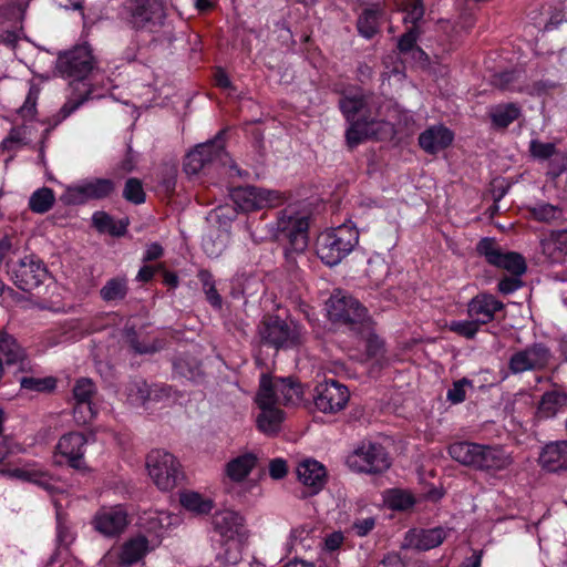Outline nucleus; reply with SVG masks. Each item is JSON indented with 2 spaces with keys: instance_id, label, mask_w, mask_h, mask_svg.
<instances>
[{
  "instance_id": "1",
  "label": "nucleus",
  "mask_w": 567,
  "mask_h": 567,
  "mask_svg": "<svg viewBox=\"0 0 567 567\" xmlns=\"http://www.w3.org/2000/svg\"><path fill=\"white\" fill-rule=\"evenodd\" d=\"M340 109L350 123L346 132L347 143L355 147L365 138L385 140L395 133L393 115L383 118V106L374 96H344L340 101Z\"/></svg>"
},
{
  "instance_id": "2",
  "label": "nucleus",
  "mask_w": 567,
  "mask_h": 567,
  "mask_svg": "<svg viewBox=\"0 0 567 567\" xmlns=\"http://www.w3.org/2000/svg\"><path fill=\"white\" fill-rule=\"evenodd\" d=\"M93 64L92 52L87 45H78L59 55L56 70L63 78L73 80L71 85L75 93L62 106L60 111L61 120L70 116L85 101L100 97L91 91L90 84L86 82L87 75L93 70Z\"/></svg>"
},
{
  "instance_id": "3",
  "label": "nucleus",
  "mask_w": 567,
  "mask_h": 567,
  "mask_svg": "<svg viewBox=\"0 0 567 567\" xmlns=\"http://www.w3.org/2000/svg\"><path fill=\"white\" fill-rule=\"evenodd\" d=\"M212 526L220 545L216 560L223 565H235L240 561L248 538L244 516L234 509H219L212 516Z\"/></svg>"
},
{
  "instance_id": "4",
  "label": "nucleus",
  "mask_w": 567,
  "mask_h": 567,
  "mask_svg": "<svg viewBox=\"0 0 567 567\" xmlns=\"http://www.w3.org/2000/svg\"><path fill=\"white\" fill-rule=\"evenodd\" d=\"M309 216L293 206L279 213L271 229L277 239L286 241L285 256L290 269L295 268L298 258L302 259L308 247Z\"/></svg>"
},
{
  "instance_id": "5",
  "label": "nucleus",
  "mask_w": 567,
  "mask_h": 567,
  "mask_svg": "<svg viewBox=\"0 0 567 567\" xmlns=\"http://www.w3.org/2000/svg\"><path fill=\"white\" fill-rule=\"evenodd\" d=\"M359 241V233L352 224H342L322 231L316 243L318 257L328 266L338 265Z\"/></svg>"
},
{
  "instance_id": "6",
  "label": "nucleus",
  "mask_w": 567,
  "mask_h": 567,
  "mask_svg": "<svg viewBox=\"0 0 567 567\" xmlns=\"http://www.w3.org/2000/svg\"><path fill=\"white\" fill-rule=\"evenodd\" d=\"M329 319L339 324L350 326L352 330L369 329L367 309L352 296L336 290L326 302Z\"/></svg>"
},
{
  "instance_id": "7",
  "label": "nucleus",
  "mask_w": 567,
  "mask_h": 567,
  "mask_svg": "<svg viewBox=\"0 0 567 567\" xmlns=\"http://www.w3.org/2000/svg\"><path fill=\"white\" fill-rule=\"evenodd\" d=\"M229 166L230 174L241 176V172L231 163L228 154L224 150V144L219 137L213 141L197 145L185 158L184 171L188 175H196L208 166Z\"/></svg>"
},
{
  "instance_id": "8",
  "label": "nucleus",
  "mask_w": 567,
  "mask_h": 567,
  "mask_svg": "<svg viewBox=\"0 0 567 567\" xmlns=\"http://www.w3.org/2000/svg\"><path fill=\"white\" fill-rule=\"evenodd\" d=\"M146 468L161 491H172L184 478L178 460L167 451L153 450L146 457Z\"/></svg>"
},
{
  "instance_id": "9",
  "label": "nucleus",
  "mask_w": 567,
  "mask_h": 567,
  "mask_svg": "<svg viewBox=\"0 0 567 567\" xmlns=\"http://www.w3.org/2000/svg\"><path fill=\"white\" fill-rule=\"evenodd\" d=\"M7 266L13 282L24 291L40 287L49 276L44 262L32 254L20 257L18 260H7Z\"/></svg>"
},
{
  "instance_id": "10",
  "label": "nucleus",
  "mask_w": 567,
  "mask_h": 567,
  "mask_svg": "<svg viewBox=\"0 0 567 567\" xmlns=\"http://www.w3.org/2000/svg\"><path fill=\"white\" fill-rule=\"evenodd\" d=\"M156 546L144 535L125 540L118 550H109L101 559V567L131 566L141 561Z\"/></svg>"
},
{
  "instance_id": "11",
  "label": "nucleus",
  "mask_w": 567,
  "mask_h": 567,
  "mask_svg": "<svg viewBox=\"0 0 567 567\" xmlns=\"http://www.w3.org/2000/svg\"><path fill=\"white\" fill-rule=\"evenodd\" d=\"M230 197L237 209L244 213L272 208L284 200L280 192L257 186L234 188Z\"/></svg>"
},
{
  "instance_id": "12",
  "label": "nucleus",
  "mask_w": 567,
  "mask_h": 567,
  "mask_svg": "<svg viewBox=\"0 0 567 567\" xmlns=\"http://www.w3.org/2000/svg\"><path fill=\"white\" fill-rule=\"evenodd\" d=\"M259 334L265 343L276 349L292 348L300 342L301 328L293 321L271 317L261 323Z\"/></svg>"
},
{
  "instance_id": "13",
  "label": "nucleus",
  "mask_w": 567,
  "mask_h": 567,
  "mask_svg": "<svg viewBox=\"0 0 567 567\" xmlns=\"http://www.w3.org/2000/svg\"><path fill=\"white\" fill-rule=\"evenodd\" d=\"M114 189V184L106 178L84 179L65 187L61 195V202L65 205H80L92 199H101L109 196Z\"/></svg>"
},
{
  "instance_id": "14",
  "label": "nucleus",
  "mask_w": 567,
  "mask_h": 567,
  "mask_svg": "<svg viewBox=\"0 0 567 567\" xmlns=\"http://www.w3.org/2000/svg\"><path fill=\"white\" fill-rule=\"evenodd\" d=\"M348 465L357 472L380 473L390 467V460L382 445L363 442L348 457Z\"/></svg>"
},
{
  "instance_id": "15",
  "label": "nucleus",
  "mask_w": 567,
  "mask_h": 567,
  "mask_svg": "<svg viewBox=\"0 0 567 567\" xmlns=\"http://www.w3.org/2000/svg\"><path fill=\"white\" fill-rule=\"evenodd\" d=\"M130 23L135 29L155 32L163 24L165 13L162 0H128Z\"/></svg>"
},
{
  "instance_id": "16",
  "label": "nucleus",
  "mask_w": 567,
  "mask_h": 567,
  "mask_svg": "<svg viewBox=\"0 0 567 567\" xmlns=\"http://www.w3.org/2000/svg\"><path fill=\"white\" fill-rule=\"evenodd\" d=\"M181 523L182 517L179 514L158 509L144 512L137 520L138 527L150 535V540L155 546H158L162 539Z\"/></svg>"
},
{
  "instance_id": "17",
  "label": "nucleus",
  "mask_w": 567,
  "mask_h": 567,
  "mask_svg": "<svg viewBox=\"0 0 567 567\" xmlns=\"http://www.w3.org/2000/svg\"><path fill=\"white\" fill-rule=\"evenodd\" d=\"M550 350L543 343H534L512 353L508 369L513 374L544 369L550 361Z\"/></svg>"
},
{
  "instance_id": "18",
  "label": "nucleus",
  "mask_w": 567,
  "mask_h": 567,
  "mask_svg": "<svg viewBox=\"0 0 567 567\" xmlns=\"http://www.w3.org/2000/svg\"><path fill=\"white\" fill-rule=\"evenodd\" d=\"M349 398L348 388L334 379L324 380L315 389V405L323 413H337L343 410Z\"/></svg>"
},
{
  "instance_id": "19",
  "label": "nucleus",
  "mask_w": 567,
  "mask_h": 567,
  "mask_svg": "<svg viewBox=\"0 0 567 567\" xmlns=\"http://www.w3.org/2000/svg\"><path fill=\"white\" fill-rule=\"evenodd\" d=\"M91 524L102 536L114 538L128 526V513L123 505L103 506L93 515Z\"/></svg>"
},
{
  "instance_id": "20",
  "label": "nucleus",
  "mask_w": 567,
  "mask_h": 567,
  "mask_svg": "<svg viewBox=\"0 0 567 567\" xmlns=\"http://www.w3.org/2000/svg\"><path fill=\"white\" fill-rule=\"evenodd\" d=\"M477 251L485 257L488 264L503 268L514 276H522L526 271V262L519 254L502 251L492 238L481 239Z\"/></svg>"
},
{
  "instance_id": "21",
  "label": "nucleus",
  "mask_w": 567,
  "mask_h": 567,
  "mask_svg": "<svg viewBox=\"0 0 567 567\" xmlns=\"http://www.w3.org/2000/svg\"><path fill=\"white\" fill-rule=\"evenodd\" d=\"M85 444L86 439L82 433L70 432L62 435L55 446L54 462L59 465L66 464L75 470L84 468Z\"/></svg>"
},
{
  "instance_id": "22",
  "label": "nucleus",
  "mask_w": 567,
  "mask_h": 567,
  "mask_svg": "<svg viewBox=\"0 0 567 567\" xmlns=\"http://www.w3.org/2000/svg\"><path fill=\"white\" fill-rule=\"evenodd\" d=\"M256 402L260 409V414L257 417L258 429L268 435L277 433L284 420V412L275 404L266 385L259 389Z\"/></svg>"
},
{
  "instance_id": "23",
  "label": "nucleus",
  "mask_w": 567,
  "mask_h": 567,
  "mask_svg": "<svg viewBox=\"0 0 567 567\" xmlns=\"http://www.w3.org/2000/svg\"><path fill=\"white\" fill-rule=\"evenodd\" d=\"M266 385L271 393V399L276 405H297L302 400V388L290 378L271 379L262 375L260 379V389Z\"/></svg>"
},
{
  "instance_id": "24",
  "label": "nucleus",
  "mask_w": 567,
  "mask_h": 567,
  "mask_svg": "<svg viewBox=\"0 0 567 567\" xmlns=\"http://www.w3.org/2000/svg\"><path fill=\"white\" fill-rule=\"evenodd\" d=\"M529 152L537 161H548V175L557 177L567 171V155L558 152L555 144L532 140L529 143Z\"/></svg>"
},
{
  "instance_id": "25",
  "label": "nucleus",
  "mask_w": 567,
  "mask_h": 567,
  "mask_svg": "<svg viewBox=\"0 0 567 567\" xmlns=\"http://www.w3.org/2000/svg\"><path fill=\"white\" fill-rule=\"evenodd\" d=\"M95 392V385L92 380L82 378L76 381L73 388V395L76 404L74 406V417L79 424H86L96 414L91 404V396Z\"/></svg>"
},
{
  "instance_id": "26",
  "label": "nucleus",
  "mask_w": 567,
  "mask_h": 567,
  "mask_svg": "<svg viewBox=\"0 0 567 567\" xmlns=\"http://www.w3.org/2000/svg\"><path fill=\"white\" fill-rule=\"evenodd\" d=\"M449 535V529L434 527L430 529H410L406 532L403 547L416 550H430L440 546Z\"/></svg>"
},
{
  "instance_id": "27",
  "label": "nucleus",
  "mask_w": 567,
  "mask_h": 567,
  "mask_svg": "<svg viewBox=\"0 0 567 567\" xmlns=\"http://www.w3.org/2000/svg\"><path fill=\"white\" fill-rule=\"evenodd\" d=\"M299 482L308 489V494H318L327 481L326 467L318 461L307 458L297 466Z\"/></svg>"
},
{
  "instance_id": "28",
  "label": "nucleus",
  "mask_w": 567,
  "mask_h": 567,
  "mask_svg": "<svg viewBox=\"0 0 567 567\" xmlns=\"http://www.w3.org/2000/svg\"><path fill=\"white\" fill-rule=\"evenodd\" d=\"M503 309V303L496 297L482 293L474 297L467 306L468 318L474 319L480 326L491 322L495 313Z\"/></svg>"
},
{
  "instance_id": "29",
  "label": "nucleus",
  "mask_w": 567,
  "mask_h": 567,
  "mask_svg": "<svg viewBox=\"0 0 567 567\" xmlns=\"http://www.w3.org/2000/svg\"><path fill=\"white\" fill-rule=\"evenodd\" d=\"M453 133L443 125H434L425 130L419 137V144L429 154L446 148L453 141Z\"/></svg>"
},
{
  "instance_id": "30",
  "label": "nucleus",
  "mask_w": 567,
  "mask_h": 567,
  "mask_svg": "<svg viewBox=\"0 0 567 567\" xmlns=\"http://www.w3.org/2000/svg\"><path fill=\"white\" fill-rule=\"evenodd\" d=\"M315 532V527L310 524L293 527L285 543L286 553L299 554L311 549L316 544Z\"/></svg>"
},
{
  "instance_id": "31",
  "label": "nucleus",
  "mask_w": 567,
  "mask_h": 567,
  "mask_svg": "<svg viewBox=\"0 0 567 567\" xmlns=\"http://www.w3.org/2000/svg\"><path fill=\"white\" fill-rule=\"evenodd\" d=\"M511 463V456L502 447L481 444L475 468L501 471L506 468Z\"/></svg>"
},
{
  "instance_id": "32",
  "label": "nucleus",
  "mask_w": 567,
  "mask_h": 567,
  "mask_svg": "<svg viewBox=\"0 0 567 567\" xmlns=\"http://www.w3.org/2000/svg\"><path fill=\"white\" fill-rule=\"evenodd\" d=\"M8 475L12 478L33 483L50 494H53L56 491L55 481L48 473L43 472L38 466H22L9 470Z\"/></svg>"
},
{
  "instance_id": "33",
  "label": "nucleus",
  "mask_w": 567,
  "mask_h": 567,
  "mask_svg": "<svg viewBox=\"0 0 567 567\" xmlns=\"http://www.w3.org/2000/svg\"><path fill=\"white\" fill-rule=\"evenodd\" d=\"M539 463L548 472L567 468V441L547 444L540 453Z\"/></svg>"
},
{
  "instance_id": "34",
  "label": "nucleus",
  "mask_w": 567,
  "mask_h": 567,
  "mask_svg": "<svg viewBox=\"0 0 567 567\" xmlns=\"http://www.w3.org/2000/svg\"><path fill=\"white\" fill-rule=\"evenodd\" d=\"M257 465V456L254 453L240 454L227 462L225 474L233 483H243Z\"/></svg>"
},
{
  "instance_id": "35",
  "label": "nucleus",
  "mask_w": 567,
  "mask_h": 567,
  "mask_svg": "<svg viewBox=\"0 0 567 567\" xmlns=\"http://www.w3.org/2000/svg\"><path fill=\"white\" fill-rule=\"evenodd\" d=\"M522 106L517 103H501L493 105L488 115L495 128H506L522 116Z\"/></svg>"
},
{
  "instance_id": "36",
  "label": "nucleus",
  "mask_w": 567,
  "mask_h": 567,
  "mask_svg": "<svg viewBox=\"0 0 567 567\" xmlns=\"http://www.w3.org/2000/svg\"><path fill=\"white\" fill-rule=\"evenodd\" d=\"M179 503L183 508L195 515L208 514L214 507L212 498L205 497L198 492L190 489H185L179 493Z\"/></svg>"
},
{
  "instance_id": "37",
  "label": "nucleus",
  "mask_w": 567,
  "mask_h": 567,
  "mask_svg": "<svg viewBox=\"0 0 567 567\" xmlns=\"http://www.w3.org/2000/svg\"><path fill=\"white\" fill-rule=\"evenodd\" d=\"M158 392L166 394L167 389H154L152 390L148 384L143 380H134L130 382L126 386V396L127 402L131 405H144L147 400L151 399L152 394L158 396Z\"/></svg>"
},
{
  "instance_id": "38",
  "label": "nucleus",
  "mask_w": 567,
  "mask_h": 567,
  "mask_svg": "<svg viewBox=\"0 0 567 567\" xmlns=\"http://www.w3.org/2000/svg\"><path fill=\"white\" fill-rule=\"evenodd\" d=\"M480 451L481 444L471 442H455L449 447V454L454 461L472 467L477 463Z\"/></svg>"
},
{
  "instance_id": "39",
  "label": "nucleus",
  "mask_w": 567,
  "mask_h": 567,
  "mask_svg": "<svg viewBox=\"0 0 567 567\" xmlns=\"http://www.w3.org/2000/svg\"><path fill=\"white\" fill-rule=\"evenodd\" d=\"M567 404V394L560 391L546 392L538 405L539 417L549 419L555 416Z\"/></svg>"
},
{
  "instance_id": "40",
  "label": "nucleus",
  "mask_w": 567,
  "mask_h": 567,
  "mask_svg": "<svg viewBox=\"0 0 567 567\" xmlns=\"http://www.w3.org/2000/svg\"><path fill=\"white\" fill-rule=\"evenodd\" d=\"M0 355L8 365L22 363L25 353L17 340L6 333H0Z\"/></svg>"
},
{
  "instance_id": "41",
  "label": "nucleus",
  "mask_w": 567,
  "mask_h": 567,
  "mask_svg": "<svg viewBox=\"0 0 567 567\" xmlns=\"http://www.w3.org/2000/svg\"><path fill=\"white\" fill-rule=\"evenodd\" d=\"M381 10L377 7L365 9L358 18L357 28L359 33L371 39L379 30Z\"/></svg>"
},
{
  "instance_id": "42",
  "label": "nucleus",
  "mask_w": 567,
  "mask_h": 567,
  "mask_svg": "<svg viewBox=\"0 0 567 567\" xmlns=\"http://www.w3.org/2000/svg\"><path fill=\"white\" fill-rule=\"evenodd\" d=\"M529 213L534 219L542 223H555L564 218L563 207L546 202L535 203L529 207Z\"/></svg>"
},
{
  "instance_id": "43",
  "label": "nucleus",
  "mask_w": 567,
  "mask_h": 567,
  "mask_svg": "<svg viewBox=\"0 0 567 567\" xmlns=\"http://www.w3.org/2000/svg\"><path fill=\"white\" fill-rule=\"evenodd\" d=\"M55 202L54 193L49 187H41L32 193L29 198V208L37 214L49 212Z\"/></svg>"
},
{
  "instance_id": "44",
  "label": "nucleus",
  "mask_w": 567,
  "mask_h": 567,
  "mask_svg": "<svg viewBox=\"0 0 567 567\" xmlns=\"http://www.w3.org/2000/svg\"><path fill=\"white\" fill-rule=\"evenodd\" d=\"M384 503L392 509L405 511L415 504V498L408 491L393 488L384 493Z\"/></svg>"
},
{
  "instance_id": "45",
  "label": "nucleus",
  "mask_w": 567,
  "mask_h": 567,
  "mask_svg": "<svg viewBox=\"0 0 567 567\" xmlns=\"http://www.w3.org/2000/svg\"><path fill=\"white\" fill-rule=\"evenodd\" d=\"M94 227L101 233L120 236L125 233L126 225L123 221L116 224L113 218L104 212H96L92 216Z\"/></svg>"
},
{
  "instance_id": "46",
  "label": "nucleus",
  "mask_w": 567,
  "mask_h": 567,
  "mask_svg": "<svg viewBox=\"0 0 567 567\" xmlns=\"http://www.w3.org/2000/svg\"><path fill=\"white\" fill-rule=\"evenodd\" d=\"M127 292V280L125 278L110 279L101 289L100 293L103 300L116 301L122 300Z\"/></svg>"
},
{
  "instance_id": "47",
  "label": "nucleus",
  "mask_w": 567,
  "mask_h": 567,
  "mask_svg": "<svg viewBox=\"0 0 567 567\" xmlns=\"http://www.w3.org/2000/svg\"><path fill=\"white\" fill-rule=\"evenodd\" d=\"M417 39V32L414 28L405 32L399 40L398 47L402 53L411 52L415 59L426 58V54L420 48H415L414 44Z\"/></svg>"
},
{
  "instance_id": "48",
  "label": "nucleus",
  "mask_w": 567,
  "mask_h": 567,
  "mask_svg": "<svg viewBox=\"0 0 567 567\" xmlns=\"http://www.w3.org/2000/svg\"><path fill=\"white\" fill-rule=\"evenodd\" d=\"M473 388V382L463 378L453 382L452 386L447 390L446 399L452 404L462 403L466 399V392L468 389Z\"/></svg>"
},
{
  "instance_id": "49",
  "label": "nucleus",
  "mask_w": 567,
  "mask_h": 567,
  "mask_svg": "<svg viewBox=\"0 0 567 567\" xmlns=\"http://www.w3.org/2000/svg\"><path fill=\"white\" fill-rule=\"evenodd\" d=\"M449 329L458 336L472 339L480 330V324L472 318L467 320H453L447 324Z\"/></svg>"
},
{
  "instance_id": "50",
  "label": "nucleus",
  "mask_w": 567,
  "mask_h": 567,
  "mask_svg": "<svg viewBox=\"0 0 567 567\" xmlns=\"http://www.w3.org/2000/svg\"><path fill=\"white\" fill-rule=\"evenodd\" d=\"M27 142V126L13 127L9 135L2 141L3 150L12 151L24 145Z\"/></svg>"
},
{
  "instance_id": "51",
  "label": "nucleus",
  "mask_w": 567,
  "mask_h": 567,
  "mask_svg": "<svg viewBox=\"0 0 567 567\" xmlns=\"http://www.w3.org/2000/svg\"><path fill=\"white\" fill-rule=\"evenodd\" d=\"M21 388L24 390L30 391H48L52 390L55 385V382L51 378H33V377H25L20 380Z\"/></svg>"
},
{
  "instance_id": "52",
  "label": "nucleus",
  "mask_w": 567,
  "mask_h": 567,
  "mask_svg": "<svg viewBox=\"0 0 567 567\" xmlns=\"http://www.w3.org/2000/svg\"><path fill=\"white\" fill-rule=\"evenodd\" d=\"M123 195L127 200L134 204H142L145 200L143 186L136 178H130L126 182Z\"/></svg>"
},
{
  "instance_id": "53",
  "label": "nucleus",
  "mask_w": 567,
  "mask_h": 567,
  "mask_svg": "<svg viewBox=\"0 0 567 567\" xmlns=\"http://www.w3.org/2000/svg\"><path fill=\"white\" fill-rule=\"evenodd\" d=\"M226 247V235L218 236L214 239L212 236H207L203 239V248L207 256L215 258L218 257Z\"/></svg>"
},
{
  "instance_id": "54",
  "label": "nucleus",
  "mask_w": 567,
  "mask_h": 567,
  "mask_svg": "<svg viewBox=\"0 0 567 567\" xmlns=\"http://www.w3.org/2000/svg\"><path fill=\"white\" fill-rule=\"evenodd\" d=\"M56 518H58V525H56L58 543L64 547H68L74 542L75 534L66 524H64L62 522L61 515L59 512L56 513Z\"/></svg>"
},
{
  "instance_id": "55",
  "label": "nucleus",
  "mask_w": 567,
  "mask_h": 567,
  "mask_svg": "<svg viewBox=\"0 0 567 567\" xmlns=\"http://www.w3.org/2000/svg\"><path fill=\"white\" fill-rule=\"evenodd\" d=\"M404 11V21L415 24L423 18L424 7L421 0H409Z\"/></svg>"
},
{
  "instance_id": "56",
  "label": "nucleus",
  "mask_w": 567,
  "mask_h": 567,
  "mask_svg": "<svg viewBox=\"0 0 567 567\" xmlns=\"http://www.w3.org/2000/svg\"><path fill=\"white\" fill-rule=\"evenodd\" d=\"M375 526V518L373 516L355 518L351 525L352 532L359 536H367Z\"/></svg>"
},
{
  "instance_id": "57",
  "label": "nucleus",
  "mask_w": 567,
  "mask_h": 567,
  "mask_svg": "<svg viewBox=\"0 0 567 567\" xmlns=\"http://www.w3.org/2000/svg\"><path fill=\"white\" fill-rule=\"evenodd\" d=\"M359 333H365V349H367V355L369 358H374L380 350L382 349V341L371 333V324L369 323V329L363 330H357Z\"/></svg>"
},
{
  "instance_id": "58",
  "label": "nucleus",
  "mask_w": 567,
  "mask_h": 567,
  "mask_svg": "<svg viewBox=\"0 0 567 567\" xmlns=\"http://www.w3.org/2000/svg\"><path fill=\"white\" fill-rule=\"evenodd\" d=\"M288 473L287 462L284 458H274L269 463V475L274 480H281Z\"/></svg>"
},
{
  "instance_id": "59",
  "label": "nucleus",
  "mask_w": 567,
  "mask_h": 567,
  "mask_svg": "<svg viewBox=\"0 0 567 567\" xmlns=\"http://www.w3.org/2000/svg\"><path fill=\"white\" fill-rule=\"evenodd\" d=\"M344 542V535L341 532H333L324 537L323 548L327 551L338 550Z\"/></svg>"
},
{
  "instance_id": "60",
  "label": "nucleus",
  "mask_w": 567,
  "mask_h": 567,
  "mask_svg": "<svg viewBox=\"0 0 567 567\" xmlns=\"http://www.w3.org/2000/svg\"><path fill=\"white\" fill-rule=\"evenodd\" d=\"M29 6V0H12L9 4V18L14 20H22L24 17V12Z\"/></svg>"
},
{
  "instance_id": "61",
  "label": "nucleus",
  "mask_w": 567,
  "mask_h": 567,
  "mask_svg": "<svg viewBox=\"0 0 567 567\" xmlns=\"http://www.w3.org/2000/svg\"><path fill=\"white\" fill-rule=\"evenodd\" d=\"M520 276H512L503 278L498 284V289L501 292L508 295L516 291L522 286Z\"/></svg>"
},
{
  "instance_id": "62",
  "label": "nucleus",
  "mask_w": 567,
  "mask_h": 567,
  "mask_svg": "<svg viewBox=\"0 0 567 567\" xmlns=\"http://www.w3.org/2000/svg\"><path fill=\"white\" fill-rule=\"evenodd\" d=\"M37 97L31 93L27 96L24 104L19 109V115L22 118H33L35 114Z\"/></svg>"
},
{
  "instance_id": "63",
  "label": "nucleus",
  "mask_w": 567,
  "mask_h": 567,
  "mask_svg": "<svg viewBox=\"0 0 567 567\" xmlns=\"http://www.w3.org/2000/svg\"><path fill=\"white\" fill-rule=\"evenodd\" d=\"M205 293L207 297V300L209 303L216 308H220L221 306V298L218 295L216 288L213 285H209L208 282H204Z\"/></svg>"
},
{
  "instance_id": "64",
  "label": "nucleus",
  "mask_w": 567,
  "mask_h": 567,
  "mask_svg": "<svg viewBox=\"0 0 567 567\" xmlns=\"http://www.w3.org/2000/svg\"><path fill=\"white\" fill-rule=\"evenodd\" d=\"M377 567H404L403 561L396 554L386 555Z\"/></svg>"
}]
</instances>
